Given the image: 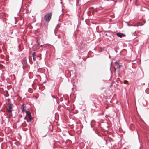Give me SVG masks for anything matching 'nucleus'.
<instances>
[{
    "label": "nucleus",
    "instance_id": "1",
    "mask_svg": "<svg viewBox=\"0 0 149 149\" xmlns=\"http://www.w3.org/2000/svg\"><path fill=\"white\" fill-rule=\"evenodd\" d=\"M52 15V13H47L44 17L45 20L46 21L49 22L51 19Z\"/></svg>",
    "mask_w": 149,
    "mask_h": 149
},
{
    "label": "nucleus",
    "instance_id": "2",
    "mask_svg": "<svg viewBox=\"0 0 149 149\" xmlns=\"http://www.w3.org/2000/svg\"><path fill=\"white\" fill-rule=\"evenodd\" d=\"M8 108L7 109V111L10 113H11L12 112V105L13 104L11 103H8ZM11 117L12 116V114H11Z\"/></svg>",
    "mask_w": 149,
    "mask_h": 149
},
{
    "label": "nucleus",
    "instance_id": "3",
    "mask_svg": "<svg viewBox=\"0 0 149 149\" xmlns=\"http://www.w3.org/2000/svg\"><path fill=\"white\" fill-rule=\"evenodd\" d=\"M24 104H23L21 106V109L22 110V111L23 113H24L25 112H26V111H27V110H26L25 109V106Z\"/></svg>",
    "mask_w": 149,
    "mask_h": 149
},
{
    "label": "nucleus",
    "instance_id": "4",
    "mask_svg": "<svg viewBox=\"0 0 149 149\" xmlns=\"http://www.w3.org/2000/svg\"><path fill=\"white\" fill-rule=\"evenodd\" d=\"M116 35L118 37L120 38H122L123 37L125 36V35L123 33H117Z\"/></svg>",
    "mask_w": 149,
    "mask_h": 149
},
{
    "label": "nucleus",
    "instance_id": "5",
    "mask_svg": "<svg viewBox=\"0 0 149 149\" xmlns=\"http://www.w3.org/2000/svg\"><path fill=\"white\" fill-rule=\"evenodd\" d=\"M32 56L33 57V59L34 61H35L36 59V56L35 52H33L32 54Z\"/></svg>",
    "mask_w": 149,
    "mask_h": 149
},
{
    "label": "nucleus",
    "instance_id": "6",
    "mask_svg": "<svg viewBox=\"0 0 149 149\" xmlns=\"http://www.w3.org/2000/svg\"><path fill=\"white\" fill-rule=\"evenodd\" d=\"M26 113L29 118H30L31 116V113L29 112L28 111H26Z\"/></svg>",
    "mask_w": 149,
    "mask_h": 149
},
{
    "label": "nucleus",
    "instance_id": "7",
    "mask_svg": "<svg viewBox=\"0 0 149 149\" xmlns=\"http://www.w3.org/2000/svg\"><path fill=\"white\" fill-rule=\"evenodd\" d=\"M143 23L141 24V25H143L146 22V21L144 20H143L142 21Z\"/></svg>",
    "mask_w": 149,
    "mask_h": 149
},
{
    "label": "nucleus",
    "instance_id": "8",
    "mask_svg": "<svg viewBox=\"0 0 149 149\" xmlns=\"http://www.w3.org/2000/svg\"><path fill=\"white\" fill-rule=\"evenodd\" d=\"M128 81L127 80H125L124 83L125 84H127L128 83Z\"/></svg>",
    "mask_w": 149,
    "mask_h": 149
},
{
    "label": "nucleus",
    "instance_id": "9",
    "mask_svg": "<svg viewBox=\"0 0 149 149\" xmlns=\"http://www.w3.org/2000/svg\"><path fill=\"white\" fill-rule=\"evenodd\" d=\"M29 118L30 119V121H31V120L32 119V118L31 116V117H30V118Z\"/></svg>",
    "mask_w": 149,
    "mask_h": 149
},
{
    "label": "nucleus",
    "instance_id": "10",
    "mask_svg": "<svg viewBox=\"0 0 149 149\" xmlns=\"http://www.w3.org/2000/svg\"><path fill=\"white\" fill-rule=\"evenodd\" d=\"M51 96L52 97H53L55 99H56V97H54L53 95H52Z\"/></svg>",
    "mask_w": 149,
    "mask_h": 149
},
{
    "label": "nucleus",
    "instance_id": "11",
    "mask_svg": "<svg viewBox=\"0 0 149 149\" xmlns=\"http://www.w3.org/2000/svg\"><path fill=\"white\" fill-rule=\"evenodd\" d=\"M135 33H136V32L135 31L133 33V34L134 36H136Z\"/></svg>",
    "mask_w": 149,
    "mask_h": 149
},
{
    "label": "nucleus",
    "instance_id": "12",
    "mask_svg": "<svg viewBox=\"0 0 149 149\" xmlns=\"http://www.w3.org/2000/svg\"><path fill=\"white\" fill-rule=\"evenodd\" d=\"M92 124V123H91V126L92 127H93V125H92L91 124Z\"/></svg>",
    "mask_w": 149,
    "mask_h": 149
},
{
    "label": "nucleus",
    "instance_id": "13",
    "mask_svg": "<svg viewBox=\"0 0 149 149\" xmlns=\"http://www.w3.org/2000/svg\"><path fill=\"white\" fill-rule=\"evenodd\" d=\"M127 24H128V25H129V26H132V25H129V24H128V22H127Z\"/></svg>",
    "mask_w": 149,
    "mask_h": 149
},
{
    "label": "nucleus",
    "instance_id": "14",
    "mask_svg": "<svg viewBox=\"0 0 149 149\" xmlns=\"http://www.w3.org/2000/svg\"><path fill=\"white\" fill-rule=\"evenodd\" d=\"M24 119L25 120L26 119V117L24 118Z\"/></svg>",
    "mask_w": 149,
    "mask_h": 149
},
{
    "label": "nucleus",
    "instance_id": "15",
    "mask_svg": "<svg viewBox=\"0 0 149 149\" xmlns=\"http://www.w3.org/2000/svg\"><path fill=\"white\" fill-rule=\"evenodd\" d=\"M29 122V121L28 120H27V122Z\"/></svg>",
    "mask_w": 149,
    "mask_h": 149
}]
</instances>
